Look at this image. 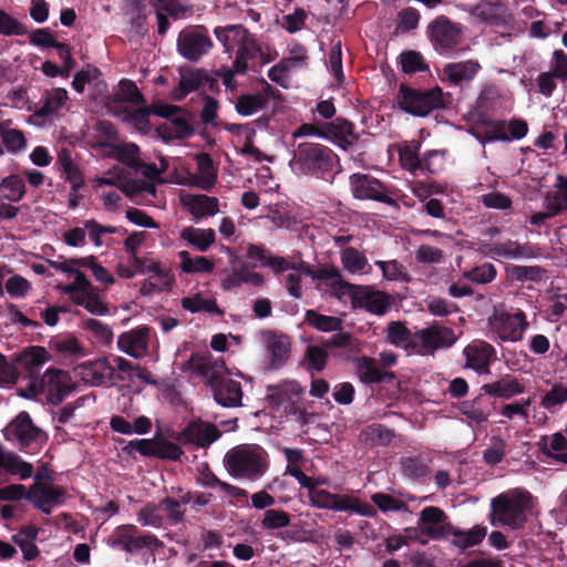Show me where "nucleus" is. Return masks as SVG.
I'll list each match as a JSON object with an SVG mask.
<instances>
[{"label":"nucleus","mask_w":567,"mask_h":567,"mask_svg":"<svg viewBox=\"0 0 567 567\" xmlns=\"http://www.w3.org/2000/svg\"><path fill=\"white\" fill-rule=\"evenodd\" d=\"M421 142L411 141L404 143L399 150L402 166L413 176H421L425 168L420 157Z\"/></svg>","instance_id":"nucleus-34"},{"label":"nucleus","mask_w":567,"mask_h":567,"mask_svg":"<svg viewBox=\"0 0 567 567\" xmlns=\"http://www.w3.org/2000/svg\"><path fill=\"white\" fill-rule=\"evenodd\" d=\"M174 284L171 272H162L157 269L155 279H145L141 282L140 291L143 296H152L155 292L169 290Z\"/></svg>","instance_id":"nucleus-50"},{"label":"nucleus","mask_w":567,"mask_h":567,"mask_svg":"<svg viewBox=\"0 0 567 567\" xmlns=\"http://www.w3.org/2000/svg\"><path fill=\"white\" fill-rule=\"evenodd\" d=\"M456 341L454 332L439 324L427 327V349H445L450 348Z\"/></svg>","instance_id":"nucleus-48"},{"label":"nucleus","mask_w":567,"mask_h":567,"mask_svg":"<svg viewBox=\"0 0 567 567\" xmlns=\"http://www.w3.org/2000/svg\"><path fill=\"white\" fill-rule=\"evenodd\" d=\"M181 203L196 221L219 213V200L205 194H184Z\"/></svg>","instance_id":"nucleus-26"},{"label":"nucleus","mask_w":567,"mask_h":567,"mask_svg":"<svg viewBox=\"0 0 567 567\" xmlns=\"http://www.w3.org/2000/svg\"><path fill=\"white\" fill-rule=\"evenodd\" d=\"M494 134L486 135L482 143L485 144L492 141H511L512 138L520 140L523 138L528 131L527 124L523 120H512L508 124L505 123H495L494 124Z\"/></svg>","instance_id":"nucleus-33"},{"label":"nucleus","mask_w":567,"mask_h":567,"mask_svg":"<svg viewBox=\"0 0 567 567\" xmlns=\"http://www.w3.org/2000/svg\"><path fill=\"white\" fill-rule=\"evenodd\" d=\"M50 384V392H55L56 400L60 402L63 398L71 392L70 378L68 373L61 370L48 371L44 375Z\"/></svg>","instance_id":"nucleus-53"},{"label":"nucleus","mask_w":567,"mask_h":567,"mask_svg":"<svg viewBox=\"0 0 567 567\" xmlns=\"http://www.w3.org/2000/svg\"><path fill=\"white\" fill-rule=\"evenodd\" d=\"M544 207L545 209H551L557 215L567 210V177L556 176L553 189L544 198Z\"/></svg>","instance_id":"nucleus-35"},{"label":"nucleus","mask_w":567,"mask_h":567,"mask_svg":"<svg viewBox=\"0 0 567 567\" xmlns=\"http://www.w3.org/2000/svg\"><path fill=\"white\" fill-rule=\"evenodd\" d=\"M181 369L189 378L200 379L210 385L224 373V362L203 351L192 354Z\"/></svg>","instance_id":"nucleus-9"},{"label":"nucleus","mask_w":567,"mask_h":567,"mask_svg":"<svg viewBox=\"0 0 567 567\" xmlns=\"http://www.w3.org/2000/svg\"><path fill=\"white\" fill-rule=\"evenodd\" d=\"M566 401H567V383H556L542 398L540 405L546 410H550L554 406L561 405Z\"/></svg>","instance_id":"nucleus-63"},{"label":"nucleus","mask_w":567,"mask_h":567,"mask_svg":"<svg viewBox=\"0 0 567 567\" xmlns=\"http://www.w3.org/2000/svg\"><path fill=\"white\" fill-rule=\"evenodd\" d=\"M265 343L271 369H279L290 357V339L284 333L268 331L264 333Z\"/></svg>","instance_id":"nucleus-27"},{"label":"nucleus","mask_w":567,"mask_h":567,"mask_svg":"<svg viewBox=\"0 0 567 567\" xmlns=\"http://www.w3.org/2000/svg\"><path fill=\"white\" fill-rule=\"evenodd\" d=\"M488 327L501 341L516 342L522 340L528 323L522 311H517L513 315L495 312L488 319Z\"/></svg>","instance_id":"nucleus-10"},{"label":"nucleus","mask_w":567,"mask_h":567,"mask_svg":"<svg viewBox=\"0 0 567 567\" xmlns=\"http://www.w3.org/2000/svg\"><path fill=\"white\" fill-rule=\"evenodd\" d=\"M544 452L563 463H567V439L561 433H555L543 439Z\"/></svg>","instance_id":"nucleus-49"},{"label":"nucleus","mask_w":567,"mask_h":567,"mask_svg":"<svg viewBox=\"0 0 567 567\" xmlns=\"http://www.w3.org/2000/svg\"><path fill=\"white\" fill-rule=\"evenodd\" d=\"M197 173L193 176V185L203 189L210 190L217 181V169L213 158L208 153L196 155Z\"/></svg>","instance_id":"nucleus-30"},{"label":"nucleus","mask_w":567,"mask_h":567,"mask_svg":"<svg viewBox=\"0 0 567 567\" xmlns=\"http://www.w3.org/2000/svg\"><path fill=\"white\" fill-rule=\"evenodd\" d=\"M339 163L338 155L318 143H300L292 152L289 166L296 175L330 179Z\"/></svg>","instance_id":"nucleus-2"},{"label":"nucleus","mask_w":567,"mask_h":567,"mask_svg":"<svg viewBox=\"0 0 567 567\" xmlns=\"http://www.w3.org/2000/svg\"><path fill=\"white\" fill-rule=\"evenodd\" d=\"M112 156L133 168H140V150L134 143H120L113 146Z\"/></svg>","instance_id":"nucleus-52"},{"label":"nucleus","mask_w":567,"mask_h":567,"mask_svg":"<svg viewBox=\"0 0 567 567\" xmlns=\"http://www.w3.org/2000/svg\"><path fill=\"white\" fill-rule=\"evenodd\" d=\"M41 101V107L29 116V124L45 126L58 121L66 105L68 92L61 87L52 89L45 91Z\"/></svg>","instance_id":"nucleus-12"},{"label":"nucleus","mask_w":567,"mask_h":567,"mask_svg":"<svg viewBox=\"0 0 567 567\" xmlns=\"http://www.w3.org/2000/svg\"><path fill=\"white\" fill-rule=\"evenodd\" d=\"M367 441L375 445H386L393 437V432L382 424L373 423L363 431Z\"/></svg>","instance_id":"nucleus-64"},{"label":"nucleus","mask_w":567,"mask_h":567,"mask_svg":"<svg viewBox=\"0 0 567 567\" xmlns=\"http://www.w3.org/2000/svg\"><path fill=\"white\" fill-rule=\"evenodd\" d=\"M327 69L339 83L343 82L344 74L342 69V48L340 41L336 42L331 47L327 60Z\"/></svg>","instance_id":"nucleus-61"},{"label":"nucleus","mask_w":567,"mask_h":567,"mask_svg":"<svg viewBox=\"0 0 567 567\" xmlns=\"http://www.w3.org/2000/svg\"><path fill=\"white\" fill-rule=\"evenodd\" d=\"M485 394L503 400H509L525 391V385L516 377L504 374L497 381L486 383L482 386Z\"/></svg>","instance_id":"nucleus-28"},{"label":"nucleus","mask_w":567,"mask_h":567,"mask_svg":"<svg viewBox=\"0 0 567 567\" xmlns=\"http://www.w3.org/2000/svg\"><path fill=\"white\" fill-rule=\"evenodd\" d=\"M452 544L461 549H466L478 545L486 536V527L474 526L468 530H455L452 527Z\"/></svg>","instance_id":"nucleus-47"},{"label":"nucleus","mask_w":567,"mask_h":567,"mask_svg":"<svg viewBox=\"0 0 567 567\" xmlns=\"http://www.w3.org/2000/svg\"><path fill=\"white\" fill-rule=\"evenodd\" d=\"M25 194L24 179L19 175H9L0 182V196L11 203L20 202Z\"/></svg>","instance_id":"nucleus-45"},{"label":"nucleus","mask_w":567,"mask_h":567,"mask_svg":"<svg viewBox=\"0 0 567 567\" xmlns=\"http://www.w3.org/2000/svg\"><path fill=\"white\" fill-rule=\"evenodd\" d=\"M56 166L64 179L71 184L74 192L79 190L84 184L83 174L79 165L73 161L72 153L68 148H62L56 158Z\"/></svg>","instance_id":"nucleus-31"},{"label":"nucleus","mask_w":567,"mask_h":567,"mask_svg":"<svg viewBox=\"0 0 567 567\" xmlns=\"http://www.w3.org/2000/svg\"><path fill=\"white\" fill-rule=\"evenodd\" d=\"M535 505V498L526 489L515 488L502 493L491 501L489 522L494 527L519 529Z\"/></svg>","instance_id":"nucleus-1"},{"label":"nucleus","mask_w":567,"mask_h":567,"mask_svg":"<svg viewBox=\"0 0 567 567\" xmlns=\"http://www.w3.org/2000/svg\"><path fill=\"white\" fill-rule=\"evenodd\" d=\"M0 468H4L10 474L18 475L21 480H27L33 474V466L24 462L17 454L9 452L0 444Z\"/></svg>","instance_id":"nucleus-41"},{"label":"nucleus","mask_w":567,"mask_h":567,"mask_svg":"<svg viewBox=\"0 0 567 567\" xmlns=\"http://www.w3.org/2000/svg\"><path fill=\"white\" fill-rule=\"evenodd\" d=\"M113 185H115L113 177H101L96 181V192L107 210H116L122 204L121 194L112 188Z\"/></svg>","instance_id":"nucleus-44"},{"label":"nucleus","mask_w":567,"mask_h":567,"mask_svg":"<svg viewBox=\"0 0 567 567\" xmlns=\"http://www.w3.org/2000/svg\"><path fill=\"white\" fill-rule=\"evenodd\" d=\"M154 113L167 121L159 125L158 132L165 140H183L193 133L185 113L178 106L159 105Z\"/></svg>","instance_id":"nucleus-13"},{"label":"nucleus","mask_w":567,"mask_h":567,"mask_svg":"<svg viewBox=\"0 0 567 567\" xmlns=\"http://www.w3.org/2000/svg\"><path fill=\"white\" fill-rule=\"evenodd\" d=\"M341 262L344 269L351 274L367 272L368 260L365 256L352 247L341 251Z\"/></svg>","instance_id":"nucleus-55"},{"label":"nucleus","mask_w":567,"mask_h":567,"mask_svg":"<svg viewBox=\"0 0 567 567\" xmlns=\"http://www.w3.org/2000/svg\"><path fill=\"white\" fill-rule=\"evenodd\" d=\"M47 360V351L41 347H29L16 358V362L30 374L38 373Z\"/></svg>","instance_id":"nucleus-42"},{"label":"nucleus","mask_w":567,"mask_h":567,"mask_svg":"<svg viewBox=\"0 0 567 567\" xmlns=\"http://www.w3.org/2000/svg\"><path fill=\"white\" fill-rule=\"evenodd\" d=\"M396 102L405 113L413 116H425V92L401 84Z\"/></svg>","instance_id":"nucleus-29"},{"label":"nucleus","mask_w":567,"mask_h":567,"mask_svg":"<svg viewBox=\"0 0 567 567\" xmlns=\"http://www.w3.org/2000/svg\"><path fill=\"white\" fill-rule=\"evenodd\" d=\"M460 33V28L445 17L435 19L431 24L432 43L441 54L451 51L457 44Z\"/></svg>","instance_id":"nucleus-20"},{"label":"nucleus","mask_w":567,"mask_h":567,"mask_svg":"<svg viewBox=\"0 0 567 567\" xmlns=\"http://www.w3.org/2000/svg\"><path fill=\"white\" fill-rule=\"evenodd\" d=\"M481 65L475 60L449 63L443 68L444 75L453 83L471 81L478 73Z\"/></svg>","instance_id":"nucleus-40"},{"label":"nucleus","mask_w":567,"mask_h":567,"mask_svg":"<svg viewBox=\"0 0 567 567\" xmlns=\"http://www.w3.org/2000/svg\"><path fill=\"white\" fill-rule=\"evenodd\" d=\"M355 370L359 380L365 384L379 383L389 375L379 367L375 359L369 357L358 358L355 360Z\"/></svg>","instance_id":"nucleus-39"},{"label":"nucleus","mask_w":567,"mask_h":567,"mask_svg":"<svg viewBox=\"0 0 567 567\" xmlns=\"http://www.w3.org/2000/svg\"><path fill=\"white\" fill-rule=\"evenodd\" d=\"M452 525L439 507L427 506V537L442 539L452 533Z\"/></svg>","instance_id":"nucleus-37"},{"label":"nucleus","mask_w":567,"mask_h":567,"mask_svg":"<svg viewBox=\"0 0 567 567\" xmlns=\"http://www.w3.org/2000/svg\"><path fill=\"white\" fill-rule=\"evenodd\" d=\"M3 434L8 441L19 445L21 449L41 443L45 439L41 429L33 424L27 412L19 413L16 419L4 427Z\"/></svg>","instance_id":"nucleus-11"},{"label":"nucleus","mask_w":567,"mask_h":567,"mask_svg":"<svg viewBox=\"0 0 567 567\" xmlns=\"http://www.w3.org/2000/svg\"><path fill=\"white\" fill-rule=\"evenodd\" d=\"M306 322L322 332H334L340 330L342 326V320L340 318L324 316L316 312L315 310H308L306 312Z\"/></svg>","instance_id":"nucleus-51"},{"label":"nucleus","mask_w":567,"mask_h":567,"mask_svg":"<svg viewBox=\"0 0 567 567\" xmlns=\"http://www.w3.org/2000/svg\"><path fill=\"white\" fill-rule=\"evenodd\" d=\"M355 300L352 306L354 309H363L372 315H384L390 306V297L380 290H375L370 286H359Z\"/></svg>","instance_id":"nucleus-22"},{"label":"nucleus","mask_w":567,"mask_h":567,"mask_svg":"<svg viewBox=\"0 0 567 567\" xmlns=\"http://www.w3.org/2000/svg\"><path fill=\"white\" fill-rule=\"evenodd\" d=\"M220 436L218 429L203 421L190 422L178 435L177 441L183 445L207 447Z\"/></svg>","instance_id":"nucleus-16"},{"label":"nucleus","mask_w":567,"mask_h":567,"mask_svg":"<svg viewBox=\"0 0 567 567\" xmlns=\"http://www.w3.org/2000/svg\"><path fill=\"white\" fill-rule=\"evenodd\" d=\"M207 86L214 90L218 86L217 80L209 78L206 73L197 69H183L181 71L179 85L173 92L175 100H183L193 91Z\"/></svg>","instance_id":"nucleus-23"},{"label":"nucleus","mask_w":567,"mask_h":567,"mask_svg":"<svg viewBox=\"0 0 567 567\" xmlns=\"http://www.w3.org/2000/svg\"><path fill=\"white\" fill-rule=\"evenodd\" d=\"M76 373L86 384L99 386L112 381L114 368L106 359H99L82 363Z\"/></svg>","instance_id":"nucleus-25"},{"label":"nucleus","mask_w":567,"mask_h":567,"mask_svg":"<svg viewBox=\"0 0 567 567\" xmlns=\"http://www.w3.org/2000/svg\"><path fill=\"white\" fill-rule=\"evenodd\" d=\"M352 195L358 199H371L381 203H389L391 198L386 195L385 187L374 177L365 174H352L350 176Z\"/></svg>","instance_id":"nucleus-19"},{"label":"nucleus","mask_w":567,"mask_h":567,"mask_svg":"<svg viewBox=\"0 0 567 567\" xmlns=\"http://www.w3.org/2000/svg\"><path fill=\"white\" fill-rule=\"evenodd\" d=\"M161 506L154 503H147L137 513V522L142 526L161 528L164 523V517L161 515Z\"/></svg>","instance_id":"nucleus-57"},{"label":"nucleus","mask_w":567,"mask_h":567,"mask_svg":"<svg viewBox=\"0 0 567 567\" xmlns=\"http://www.w3.org/2000/svg\"><path fill=\"white\" fill-rule=\"evenodd\" d=\"M485 254L494 259L526 260L537 256L536 249L529 244H519L517 240H504L486 244Z\"/></svg>","instance_id":"nucleus-18"},{"label":"nucleus","mask_w":567,"mask_h":567,"mask_svg":"<svg viewBox=\"0 0 567 567\" xmlns=\"http://www.w3.org/2000/svg\"><path fill=\"white\" fill-rule=\"evenodd\" d=\"M85 229L86 237L93 243V245L97 248L105 245L103 237L105 235L114 234L116 228L113 226H104L97 223L94 219L85 220Z\"/></svg>","instance_id":"nucleus-60"},{"label":"nucleus","mask_w":567,"mask_h":567,"mask_svg":"<svg viewBox=\"0 0 567 567\" xmlns=\"http://www.w3.org/2000/svg\"><path fill=\"white\" fill-rule=\"evenodd\" d=\"M27 498L34 507L49 515L54 507L65 502V492L52 484L34 483L29 489Z\"/></svg>","instance_id":"nucleus-15"},{"label":"nucleus","mask_w":567,"mask_h":567,"mask_svg":"<svg viewBox=\"0 0 567 567\" xmlns=\"http://www.w3.org/2000/svg\"><path fill=\"white\" fill-rule=\"evenodd\" d=\"M463 353L466 359V367L473 369L478 374L489 373V364L495 358L494 347L483 340H474L467 344Z\"/></svg>","instance_id":"nucleus-21"},{"label":"nucleus","mask_w":567,"mask_h":567,"mask_svg":"<svg viewBox=\"0 0 567 567\" xmlns=\"http://www.w3.org/2000/svg\"><path fill=\"white\" fill-rule=\"evenodd\" d=\"M109 545L130 554L140 553L143 549L154 550L162 543L153 534H141L135 525H121L116 527L109 537Z\"/></svg>","instance_id":"nucleus-6"},{"label":"nucleus","mask_w":567,"mask_h":567,"mask_svg":"<svg viewBox=\"0 0 567 567\" xmlns=\"http://www.w3.org/2000/svg\"><path fill=\"white\" fill-rule=\"evenodd\" d=\"M506 443L498 436H493L488 446L483 452V460L488 465H496L502 462L505 456Z\"/></svg>","instance_id":"nucleus-62"},{"label":"nucleus","mask_w":567,"mask_h":567,"mask_svg":"<svg viewBox=\"0 0 567 567\" xmlns=\"http://www.w3.org/2000/svg\"><path fill=\"white\" fill-rule=\"evenodd\" d=\"M181 261V269L186 274H210L215 265L204 256L192 257L187 250H181L177 254Z\"/></svg>","instance_id":"nucleus-43"},{"label":"nucleus","mask_w":567,"mask_h":567,"mask_svg":"<svg viewBox=\"0 0 567 567\" xmlns=\"http://www.w3.org/2000/svg\"><path fill=\"white\" fill-rule=\"evenodd\" d=\"M213 390L215 401L224 408L241 406L243 389L237 380L225 378L223 374L209 385Z\"/></svg>","instance_id":"nucleus-24"},{"label":"nucleus","mask_w":567,"mask_h":567,"mask_svg":"<svg viewBox=\"0 0 567 567\" xmlns=\"http://www.w3.org/2000/svg\"><path fill=\"white\" fill-rule=\"evenodd\" d=\"M300 395L301 388L296 381H282L267 386V399L270 405L280 413H295Z\"/></svg>","instance_id":"nucleus-14"},{"label":"nucleus","mask_w":567,"mask_h":567,"mask_svg":"<svg viewBox=\"0 0 567 567\" xmlns=\"http://www.w3.org/2000/svg\"><path fill=\"white\" fill-rule=\"evenodd\" d=\"M61 290L75 305L85 308L92 315L103 316L107 312V307L100 298L97 289L84 274H76V279L72 284L63 286Z\"/></svg>","instance_id":"nucleus-7"},{"label":"nucleus","mask_w":567,"mask_h":567,"mask_svg":"<svg viewBox=\"0 0 567 567\" xmlns=\"http://www.w3.org/2000/svg\"><path fill=\"white\" fill-rule=\"evenodd\" d=\"M311 506L334 512H351L363 517H374L377 509L373 505L358 497L333 494L317 486L308 493Z\"/></svg>","instance_id":"nucleus-5"},{"label":"nucleus","mask_w":567,"mask_h":567,"mask_svg":"<svg viewBox=\"0 0 567 567\" xmlns=\"http://www.w3.org/2000/svg\"><path fill=\"white\" fill-rule=\"evenodd\" d=\"M1 144L10 154H19L27 150L28 142L22 131L13 128L9 121L0 122Z\"/></svg>","instance_id":"nucleus-38"},{"label":"nucleus","mask_w":567,"mask_h":567,"mask_svg":"<svg viewBox=\"0 0 567 567\" xmlns=\"http://www.w3.org/2000/svg\"><path fill=\"white\" fill-rule=\"evenodd\" d=\"M224 464L234 478L254 482L266 473L268 455L259 445H241L226 453Z\"/></svg>","instance_id":"nucleus-4"},{"label":"nucleus","mask_w":567,"mask_h":567,"mask_svg":"<svg viewBox=\"0 0 567 567\" xmlns=\"http://www.w3.org/2000/svg\"><path fill=\"white\" fill-rule=\"evenodd\" d=\"M247 284L254 287H260L264 284V278L260 274L250 270L247 267L234 269L221 280V287L225 290H231Z\"/></svg>","instance_id":"nucleus-36"},{"label":"nucleus","mask_w":567,"mask_h":567,"mask_svg":"<svg viewBox=\"0 0 567 567\" xmlns=\"http://www.w3.org/2000/svg\"><path fill=\"white\" fill-rule=\"evenodd\" d=\"M265 102L260 94H241L235 103V110L241 116H251L265 106Z\"/></svg>","instance_id":"nucleus-56"},{"label":"nucleus","mask_w":567,"mask_h":567,"mask_svg":"<svg viewBox=\"0 0 567 567\" xmlns=\"http://www.w3.org/2000/svg\"><path fill=\"white\" fill-rule=\"evenodd\" d=\"M213 48V41L207 30L202 27H192L182 30L177 38V51L188 61H198Z\"/></svg>","instance_id":"nucleus-8"},{"label":"nucleus","mask_w":567,"mask_h":567,"mask_svg":"<svg viewBox=\"0 0 567 567\" xmlns=\"http://www.w3.org/2000/svg\"><path fill=\"white\" fill-rule=\"evenodd\" d=\"M214 33L226 53L230 55L235 52L233 65L236 72L245 74L248 70V61L261 51L256 37L241 24L216 27Z\"/></svg>","instance_id":"nucleus-3"},{"label":"nucleus","mask_w":567,"mask_h":567,"mask_svg":"<svg viewBox=\"0 0 567 567\" xmlns=\"http://www.w3.org/2000/svg\"><path fill=\"white\" fill-rule=\"evenodd\" d=\"M145 0H125L124 12L137 32L145 31Z\"/></svg>","instance_id":"nucleus-54"},{"label":"nucleus","mask_w":567,"mask_h":567,"mask_svg":"<svg viewBox=\"0 0 567 567\" xmlns=\"http://www.w3.org/2000/svg\"><path fill=\"white\" fill-rule=\"evenodd\" d=\"M183 309L192 313L207 312L213 315H221L223 311L219 309L216 301L212 298H205L200 293H194L188 297H184L181 300Z\"/></svg>","instance_id":"nucleus-46"},{"label":"nucleus","mask_w":567,"mask_h":567,"mask_svg":"<svg viewBox=\"0 0 567 567\" xmlns=\"http://www.w3.org/2000/svg\"><path fill=\"white\" fill-rule=\"evenodd\" d=\"M51 348L65 358H81L85 355L84 349L79 341L71 337L53 341Z\"/></svg>","instance_id":"nucleus-58"},{"label":"nucleus","mask_w":567,"mask_h":567,"mask_svg":"<svg viewBox=\"0 0 567 567\" xmlns=\"http://www.w3.org/2000/svg\"><path fill=\"white\" fill-rule=\"evenodd\" d=\"M121 190L130 198L137 200L141 195L155 196L156 187L153 183L145 181H131L120 185Z\"/></svg>","instance_id":"nucleus-59"},{"label":"nucleus","mask_w":567,"mask_h":567,"mask_svg":"<svg viewBox=\"0 0 567 567\" xmlns=\"http://www.w3.org/2000/svg\"><path fill=\"white\" fill-rule=\"evenodd\" d=\"M151 329L146 326H138L120 334L117 339L118 349L134 359H142L148 353Z\"/></svg>","instance_id":"nucleus-17"},{"label":"nucleus","mask_w":567,"mask_h":567,"mask_svg":"<svg viewBox=\"0 0 567 567\" xmlns=\"http://www.w3.org/2000/svg\"><path fill=\"white\" fill-rule=\"evenodd\" d=\"M179 238L200 252H206L216 241V233L212 228L184 227Z\"/></svg>","instance_id":"nucleus-32"}]
</instances>
